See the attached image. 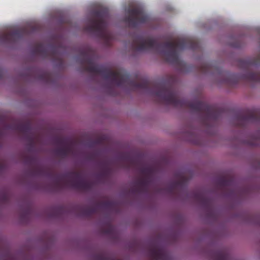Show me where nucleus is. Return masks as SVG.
<instances>
[{
  "mask_svg": "<svg viewBox=\"0 0 260 260\" xmlns=\"http://www.w3.org/2000/svg\"><path fill=\"white\" fill-rule=\"evenodd\" d=\"M80 63L86 65L84 70L93 74H100L110 83L105 85L106 92L112 96L117 95L115 87L125 85H129L133 90L143 89L148 91L156 99V102L166 105L182 108H189L192 113H196V100L191 102L180 99L170 82H161L151 84L148 81L142 80L137 82L130 80L129 75L120 70L112 71L102 65L94 63L93 57L88 51H83L80 54Z\"/></svg>",
  "mask_w": 260,
  "mask_h": 260,
  "instance_id": "f257e3e1",
  "label": "nucleus"
},
{
  "mask_svg": "<svg viewBox=\"0 0 260 260\" xmlns=\"http://www.w3.org/2000/svg\"><path fill=\"white\" fill-rule=\"evenodd\" d=\"M132 46L134 50L138 52L164 49L165 50L163 51V56L166 61L178 65L180 63L178 51L185 49L195 50L199 48V44L193 39L179 38L161 44L152 38L138 36L134 39Z\"/></svg>",
  "mask_w": 260,
  "mask_h": 260,
  "instance_id": "f03ea898",
  "label": "nucleus"
},
{
  "mask_svg": "<svg viewBox=\"0 0 260 260\" xmlns=\"http://www.w3.org/2000/svg\"><path fill=\"white\" fill-rule=\"evenodd\" d=\"M52 190L60 191L66 188H71L81 191L91 189L92 183L84 179L81 173L72 172L64 175L56 176L51 183Z\"/></svg>",
  "mask_w": 260,
  "mask_h": 260,
  "instance_id": "7ed1b4c3",
  "label": "nucleus"
},
{
  "mask_svg": "<svg viewBox=\"0 0 260 260\" xmlns=\"http://www.w3.org/2000/svg\"><path fill=\"white\" fill-rule=\"evenodd\" d=\"M93 17L89 19L84 26L85 31L93 33L96 36L105 40H109L111 35L107 29L106 22L109 17L108 11L106 9L95 11L92 13Z\"/></svg>",
  "mask_w": 260,
  "mask_h": 260,
  "instance_id": "20e7f679",
  "label": "nucleus"
},
{
  "mask_svg": "<svg viewBox=\"0 0 260 260\" xmlns=\"http://www.w3.org/2000/svg\"><path fill=\"white\" fill-rule=\"evenodd\" d=\"M140 172L143 176L135 182L132 191L137 193L147 192L154 173V169L151 166H145L140 168Z\"/></svg>",
  "mask_w": 260,
  "mask_h": 260,
  "instance_id": "39448f33",
  "label": "nucleus"
},
{
  "mask_svg": "<svg viewBox=\"0 0 260 260\" xmlns=\"http://www.w3.org/2000/svg\"><path fill=\"white\" fill-rule=\"evenodd\" d=\"M242 80L253 82H260V73L247 72L242 75L236 74H226V77L222 80V82L234 86Z\"/></svg>",
  "mask_w": 260,
  "mask_h": 260,
  "instance_id": "423d86ee",
  "label": "nucleus"
},
{
  "mask_svg": "<svg viewBox=\"0 0 260 260\" xmlns=\"http://www.w3.org/2000/svg\"><path fill=\"white\" fill-rule=\"evenodd\" d=\"M149 20L148 16L144 10L139 7L129 9L128 16L125 18V22L129 26L135 28L140 24L147 23Z\"/></svg>",
  "mask_w": 260,
  "mask_h": 260,
  "instance_id": "0eeeda50",
  "label": "nucleus"
},
{
  "mask_svg": "<svg viewBox=\"0 0 260 260\" xmlns=\"http://www.w3.org/2000/svg\"><path fill=\"white\" fill-rule=\"evenodd\" d=\"M115 206V203L112 201H104L90 207H81L80 211L82 216L90 217L93 214L99 213L101 210L111 211L114 209Z\"/></svg>",
  "mask_w": 260,
  "mask_h": 260,
  "instance_id": "6e6552de",
  "label": "nucleus"
},
{
  "mask_svg": "<svg viewBox=\"0 0 260 260\" xmlns=\"http://www.w3.org/2000/svg\"><path fill=\"white\" fill-rule=\"evenodd\" d=\"M59 47L54 46H45L43 43L37 44L33 49L34 54L39 55L43 57H50L52 58H61V55L58 53Z\"/></svg>",
  "mask_w": 260,
  "mask_h": 260,
  "instance_id": "1a4fd4ad",
  "label": "nucleus"
},
{
  "mask_svg": "<svg viewBox=\"0 0 260 260\" xmlns=\"http://www.w3.org/2000/svg\"><path fill=\"white\" fill-rule=\"evenodd\" d=\"M148 253L151 260H172L166 250L157 244H152L148 248Z\"/></svg>",
  "mask_w": 260,
  "mask_h": 260,
  "instance_id": "9d476101",
  "label": "nucleus"
},
{
  "mask_svg": "<svg viewBox=\"0 0 260 260\" xmlns=\"http://www.w3.org/2000/svg\"><path fill=\"white\" fill-rule=\"evenodd\" d=\"M238 124L243 126L248 122H260V111H248L236 116Z\"/></svg>",
  "mask_w": 260,
  "mask_h": 260,
  "instance_id": "9b49d317",
  "label": "nucleus"
},
{
  "mask_svg": "<svg viewBox=\"0 0 260 260\" xmlns=\"http://www.w3.org/2000/svg\"><path fill=\"white\" fill-rule=\"evenodd\" d=\"M55 141L56 144L60 146L54 150V152L57 156L65 158L72 152V147L69 144L67 139L58 137L56 138Z\"/></svg>",
  "mask_w": 260,
  "mask_h": 260,
  "instance_id": "f8f14e48",
  "label": "nucleus"
},
{
  "mask_svg": "<svg viewBox=\"0 0 260 260\" xmlns=\"http://www.w3.org/2000/svg\"><path fill=\"white\" fill-rule=\"evenodd\" d=\"M27 32L26 28L14 30L9 32L2 34L0 36V42L2 43H13L21 39Z\"/></svg>",
  "mask_w": 260,
  "mask_h": 260,
  "instance_id": "ddd939ff",
  "label": "nucleus"
},
{
  "mask_svg": "<svg viewBox=\"0 0 260 260\" xmlns=\"http://www.w3.org/2000/svg\"><path fill=\"white\" fill-rule=\"evenodd\" d=\"M187 181V177L184 174H179L178 180L172 182L168 187L169 192L172 194H174L178 191H184L185 189Z\"/></svg>",
  "mask_w": 260,
  "mask_h": 260,
  "instance_id": "4468645a",
  "label": "nucleus"
},
{
  "mask_svg": "<svg viewBox=\"0 0 260 260\" xmlns=\"http://www.w3.org/2000/svg\"><path fill=\"white\" fill-rule=\"evenodd\" d=\"M190 197L197 203L204 207H209L211 203V199L208 198L206 193L201 190H196L191 192Z\"/></svg>",
  "mask_w": 260,
  "mask_h": 260,
  "instance_id": "2eb2a0df",
  "label": "nucleus"
},
{
  "mask_svg": "<svg viewBox=\"0 0 260 260\" xmlns=\"http://www.w3.org/2000/svg\"><path fill=\"white\" fill-rule=\"evenodd\" d=\"M15 129L23 134L31 143L34 141V135L32 133L31 126L29 123H21L15 126Z\"/></svg>",
  "mask_w": 260,
  "mask_h": 260,
  "instance_id": "dca6fc26",
  "label": "nucleus"
},
{
  "mask_svg": "<svg viewBox=\"0 0 260 260\" xmlns=\"http://www.w3.org/2000/svg\"><path fill=\"white\" fill-rule=\"evenodd\" d=\"M219 184L223 189L231 190L232 193L235 192L236 190L235 182L232 177L221 179L220 180Z\"/></svg>",
  "mask_w": 260,
  "mask_h": 260,
  "instance_id": "f3484780",
  "label": "nucleus"
},
{
  "mask_svg": "<svg viewBox=\"0 0 260 260\" xmlns=\"http://www.w3.org/2000/svg\"><path fill=\"white\" fill-rule=\"evenodd\" d=\"M260 57L257 59L241 60L240 61V66L246 69H250L252 67H256L258 64V60Z\"/></svg>",
  "mask_w": 260,
  "mask_h": 260,
  "instance_id": "a211bd4d",
  "label": "nucleus"
},
{
  "mask_svg": "<svg viewBox=\"0 0 260 260\" xmlns=\"http://www.w3.org/2000/svg\"><path fill=\"white\" fill-rule=\"evenodd\" d=\"M224 112V109L221 107H217L212 104V122L215 119L218 118ZM213 137V132H212V137Z\"/></svg>",
  "mask_w": 260,
  "mask_h": 260,
  "instance_id": "6ab92c4d",
  "label": "nucleus"
},
{
  "mask_svg": "<svg viewBox=\"0 0 260 260\" xmlns=\"http://www.w3.org/2000/svg\"><path fill=\"white\" fill-rule=\"evenodd\" d=\"M121 158L126 164V168H127L135 166L137 165L136 161L132 158L127 154L122 155Z\"/></svg>",
  "mask_w": 260,
  "mask_h": 260,
  "instance_id": "aec40b11",
  "label": "nucleus"
},
{
  "mask_svg": "<svg viewBox=\"0 0 260 260\" xmlns=\"http://www.w3.org/2000/svg\"><path fill=\"white\" fill-rule=\"evenodd\" d=\"M217 260H230L229 255L224 252H220L217 255Z\"/></svg>",
  "mask_w": 260,
  "mask_h": 260,
  "instance_id": "412c9836",
  "label": "nucleus"
},
{
  "mask_svg": "<svg viewBox=\"0 0 260 260\" xmlns=\"http://www.w3.org/2000/svg\"><path fill=\"white\" fill-rule=\"evenodd\" d=\"M102 165L103 167V170L101 173V175L103 176H105L107 175V174L108 173V171H109L108 165L107 164L106 162H104L102 163Z\"/></svg>",
  "mask_w": 260,
  "mask_h": 260,
  "instance_id": "4be33fe9",
  "label": "nucleus"
},
{
  "mask_svg": "<svg viewBox=\"0 0 260 260\" xmlns=\"http://www.w3.org/2000/svg\"><path fill=\"white\" fill-rule=\"evenodd\" d=\"M231 46L234 48H239L241 46L240 43L238 42L231 44Z\"/></svg>",
  "mask_w": 260,
  "mask_h": 260,
  "instance_id": "5701e85b",
  "label": "nucleus"
},
{
  "mask_svg": "<svg viewBox=\"0 0 260 260\" xmlns=\"http://www.w3.org/2000/svg\"><path fill=\"white\" fill-rule=\"evenodd\" d=\"M5 76L4 71L0 68V80L3 79Z\"/></svg>",
  "mask_w": 260,
  "mask_h": 260,
  "instance_id": "b1692460",
  "label": "nucleus"
},
{
  "mask_svg": "<svg viewBox=\"0 0 260 260\" xmlns=\"http://www.w3.org/2000/svg\"><path fill=\"white\" fill-rule=\"evenodd\" d=\"M7 260H13V258L11 257L10 252L9 251H7Z\"/></svg>",
  "mask_w": 260,
  "mask_h": 260,
  "instance_id": "393cba45",
  "label": "nucleus"
},
{
  "mask_svg": "<svg viewBox=\"0 0 260 260\" xmlns=\"http://www.w3.org/2000/svg\"><path fill=\"white\" fill-rule=\"evenodd\" d=\"M30 209H27L25 211V213L24 214V215H22L21 216H25L26 217H27V216L29 215V213H30Z\"/></svg>",
  "mask_w": 260,
  "mask_h": 260,
  "instance_id": "a878e982",
  "label": "nucleus"
},
{
  "mask_svg": "<svg viewBox=\"0 0 260 260\" xmlns=\"http://www.w3.org/2000/svg\"><path fill=\"white\" fill-rule=\"evenodd\" d=\"M213 70H214V68H213V66L212 65V84L214 82V73Z\"/></svg>",
  "mask_w": 260,
  "mask_h": 260,
  "instance_id": "bb28decb",
  "label": "nucleus"
},
{
  "mask_svg": "<svg viewBox=\"0 0 260 260\" xmlns=\"http://www.w3.org/2000/svg\"><path fill=\"white\" fill-rule=\"evenodd\" d=\"M202 67H203V69L202 70V72H206L207 71V69H206V66L204 65Z\"/></svg>",
  "mask_w": 260,
  "mask_h": 260,
  "instance_id": "cd10ccee",
  "label": "nucleus"
},
{
  "mask_svg": "<svg viewBox=\"0 0 260 260\" xmlns=\"http://www.w3.org/2000/svg\"><path fill=\"white\" fill-rule=\"evenodd\" d=\"M4 165L0 162V170H2L4 169Z\"/></svg>",
  "mask_w": 260,
  "mask_h": 260,
  "instance_id": "c85d7f7f",
  "label": "nucleus"
},
{
  "mask_svg": "<svg viewBox=\"0 0 260 260\" xmlns=\"http://www.w3.org/2000/svg\"><path fill=\"white\" fill-rule=\"evenodd\" d=\"M212 260L213 259V257L214 256V252L213 251V249H212Z\"/></svg>",
  "mask_w": 260,
  "mask_h": 260,
  "instance_id": "c756f323",
  "label": "nucleus"
},
{
  "mask_svg": "<svg viewBox=\"0 0 260 260\" xmlns=\"http://www.w3.org/2000/svg\"><path fill=\"white\" fill-rule=\"evenodd\" d=\"M212 219L213 218V215L212 214Z\"/></svg>",
  "mask_w": 260,
  "mask_h": 260,
  "instance_id": "7c9ffc66",
  "label": "nucleus"
},
{
  "mask_svg": "<svg viewBox=\"0 0 260 260\" xmlns=\"http://www.w3.org/2000/svg\"><path fill=\"white\" fill-rule=\"evenodd\" d=\"M212 234L213 233V231L212 232Z\"/></svg>",
  "mask_w": 260,
  "mask_h": 260,
  "instance_id": "2f4dec72",
  "label": "nucleus"
}]
</instances>
